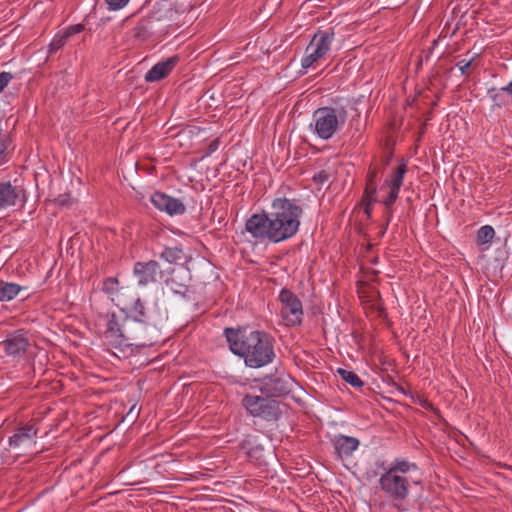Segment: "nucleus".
Wrapping results in <instances>:
<instances>
[{
    "label": "nucleus",
    "instance_id": "obj_16",
    "mask_svg": "<svg viewBox=\"0 0 512 512\" xmlns=\"http://www.w3.org/2000/svg\"><path fill=\"white\" fill-rule=\"evenodd\" d=\"M22 193L24 190L21 187L13 186L10 182H0V208L16 205Z\"/></svg>",
    "mask_w": 512,
    "mask_h": 512
},
{
    "label": "nucleus",
    "instance_id": "obj_30",
    "mask_svg": "<svg viewBox=\"0 0 512 512\" xmlns=\"http://www.w3.org/2000/svg\"><path fill=\"white\" fill-rule=\"evenodd\" d=\"M473 61H474V58H472L468 61L461 60V61L457 62L456 66L459 68L462 75H466V76L469 75V68L472 66Z\"/></svg>",
    "mask_w": 512,
    "mask_h": 512
},
{
    "label": "nucleus",
    "instance_id": "obj_31",
    "mask_svg": "<svg viewBox=\"0 0 512 512\" xmlns=\"http://www.w3.org/2000/svg\"><path fill=\"white\" fill-rule=\"evenodd\" d=\"M362 201L365 205L364 212L368 217H370L371 210H372V204L376 201V195L373 196V199H371L370 197L366 196V194L364 193Z\"/></svg>",
    "mask_w": 512,
    "mask_h": 512
},
{
    "label": "nucleus",
    "instance_id": "obj_37",
    "mask_svg": "<svg viewBox=\"0 0 512 512\" xmlns=\"http://www.w3.org/2000/svg\"><path fill=\"white\" fill-rule=\"evenodd\" d=\"M7 147L4 142L0 141V166L6 162L5 151Z\"/></svg>",
    "mask_w": 512,
    "mask_h": 512
},
{
    "label": "nucleus",
    "instance_id": "obj_32",
    "mask_svg": "<svg viewBox=\"0 0 512 512\" xmlns=\"http://www.w3.org/2000/svg\"><path fill=\"white\" fill-rule=\"evenodd\" d=\"M12 79L13 75L10 72L3 71L0 73V92L4 90Z\"/></svg>",
    "mask_w": 512,
    "mask_h": 512
},
{
    "label": "nucleus",
    "instance_id": "obj_40",
    "mask_svg": "<svg viewBox=\"0 0 512 512\" xmlns=\"http://www.w3.org/2000/svg\"><path fill=\"white\" fill-rule=\"evenodd\" d=\"M495 91H496V89H495V88H491V89H489V91H488V93L491 95V98H492L493 100H495V99H496V95H495V96H493V95H492V93H493V92H495Z\"/></svg>",
    "mask_w": 512,
    "mask_h": 512
},
{
    "label": "nucleus",
    "instance_id": "obj_4",
    "mask_svg": "<svg viewBox=\"0 0 512 512\" xmlns=\"http://www.w3.org/2000/svg\"><path fill=\"white\" fill-rule=\"evenodd\" d=\"M412 469H417L415 463L404 459H395L378 481L381 491L388 499L392 500V506L400 512L407 510L404 502L409 496L410 481L405 474Z\"/></svg>",
    "mask_w": 512,
    "mask_h": 512
},
{
    "label": "nucleus",
    "instance_id": "obj_39",
    "mask_svg": "<svg viewBox=\"0 0 512 512\" xmlns=\"http://www.w3.org/2000/svg\"><path fill=\"white\" fill-rule=\"evenodd\" d=\"M391 157H392V154H388L382 159V163L384 166H386L390 163Z\"/></svg>",
    "mask_w": 512,
    "mask_h": 512
},
{
    "label": "nucleus",
    "instance_id": "obj_2",
    "mask_svg": "<svg viewBox=\"0 0 512 512\" xmlns=\"http://www.w3.org/2000/svg\"><path fill=\"white\" fill-rule=\"evenodd\" d=\"M302 214V207L293 200L276 198L270 212L255 213L247 219L245 230L254 239L279 243L297 234Z\"/></svg>",
    "mask_w": 512,
    "mask_h": 512
},
{
    "label": "nucleus",
    "instance_id": "obj_35",
    "mask_svg": "<svg viewBox=\"0 0 512 512\" xmlns=\"http://www.w3.org/2000/svg\"><path fill=\"white\" fill-rule=\"evenodd\" d=\"M55 202L59 205V206H68L71 204V198H70V195L68 194H62V195H59L56 199H55Z\"/></svg>",
    "mask_w": 512,
    "mask_h": 512
},
{
    "label": "nucleus",
    "instance_id": "obj_6",
    "mask_svg": "<svg viewBox=\"0 0 512 512\" xmlns=\"http://www.w3.org/2000/svg\"><path fill=\"white\" fill-rule=\"evenodd\" d=\"M242 403L251 415L266 421H277L282 414L280 403L269 396L246 395Z\"/></svg>",
    "mask_w": 512,
    "mask_h": 512
},
{
    "label": "nucleus",
    "instance_id": "obj_8",
    "mask_svg": "<svg viewBox=\"0 0 512 512\" xmlns=\"http://www.w3.org/2000/svg\"><path fill=\"white\" fill-rule=\"evenodd\" d=\"M281 302V316L288 326L300 325L303 317V308L300 299L289 289H282L279 294Z\"/></svg>",
    "mask_w": 512,
    "mask_h": 512
},
{
    "label": "nucleus",
    "instance_id": "obj_19",
    "mask_svg": "<svg viewBox=\"0 0 512 512\" xmlns=\"http://www.w3.org/2000/svg\"><path fill=\"white\" fill-rule=\"evenodd\" d=\"M23 287L17 283L0 280V302H8L17 297Z\"/></svg>",
    "mask_w": 512,
    "mask_h": 512
},
{
    "label": "nucleus",
    "instance_id": "obj_7",
    "mask_svg": "<svg viewBox=\"0 0 512 512\" xmlns=\"http://www.w3.org/2000/svg\"><path fill=\"white\" fill-rule=\"evenodd\" d=\"M334 39V32L318 30L306 47L305 56L301 61L303 69L312 67L318 60L322 59L330 50Z\"/></svg>",
    "mask_w": 512,
    "mask_h": 512
},
{
    "label": "nucleus",
    "instance_id": "obj_13",
    "mask_svg": "<svg viewBox=\"0 0 512 512\" xmlns=\"http://www.w3.org/2000/svg\"><path fill=\"white\" fill-rule=\"evenodd\" d=\"M180 57L178 55L171 56L164 61L155 64L145 75L146 82H157L166 78L176 67Z\"/></svg>",
    "mask_w": 512,
    "mask_h": 512
},
{
    "label": "nucleus",
    "instance_id": "obj_34",
    "mask_svg": "<svg viewBox=\"0 0 512 512\" xmlns=\"http://www.w3.org/2000/svg\"><path fill=\"white\" fill-rule=\"evenodd\" d=\"M84 30V25L82 24H76V25H72L70 27H68L64 33L65 35L69 38L70 36L74 35V34H77V33H80Z\"/></svg>",
    "mask_w": 512,
    "mask_h": 512
},
{
    "label": "nucleus",
    "instance_id": "obj_17",
    "mask_svg": "<svg viewBox=\"0 0 512 512\" xmlns=\"http://www.w3.org/2000/svg\"><path fill=\"white\" fill-rule=\"evenodd\" d=\"M37 431V428L31 424L17 428L15 433L9 438V446L15 448L27 441H32L37 436Z\"/></svg>",
    "mask_w": 512,
    "mask_h": 512
},
{
    "label": "nucleus",
    "instance_id": "obj_29",
    "mask_svg": "<svg viewBox=\"0 0 512 512\" xmlns=\"http://www.w3.org/2000/svg\"><path fill=\"white\" fill-rule=\"evenodd\" d=\"M109 10H119L127 5L129 0H105Z\"/></svg>",
    "mask_w": 512,
    "mask_h": 512
},
{
    "label": "nucleus",
    "instance_id": "obj_15",
    "mask_svg": "<svg viewBox=\"0 0 512 512\" xmlns=\"http://www.w3.org/2000/svg\"><path fill=\"white\" fill-rule=\"evenodd\" d=\"M359 440L355 437L338 435L333 440V446L338 458L343 459L352 455L359 447Z\"/></svg>",
    "mask_w": 512,
    "mask_h": 512
},
{
    "label": "nucleus",
    "instance_id": "obj_33",
    "mask_svg": "<svg viewBox=\"0 0 512 512\" xmlns=\"http://www.w3.org/2000/svg\"><path fill=\"white\" fill-rule=\"evenodd\" d=\"M420 406L425 409V410H428V411H431L433 412L434 414L436 415H440V411L438 408H436L430 401H428L427 399H422L420 400Z\"/></svg>",
    "mask_w": 512,
    "mask_h": 512
},
{
    "label": "nucleus",
    "instance_id": "obj_14",
    "mask_svg": "<svg viewBox=\"0 0 512 512\" xmlns=\"http://www.w3.org/2000/svg\"><path fill=\"white\" fill-rule=\"evenodd\" d=\"M262 393L270 398L281 397L290 393L289 381L280 377H268L261 388Z\"/></svg>",
    "mask_w": 512,
    "mask_h": 512
},
{
    "label": "nucleus",
    "instance_id": "obj_9",
    "mask_svg": "<svg viewBox=\"0 0 512 512\" xmlns=\"http://www.w3.org/2000/svg\"><path fill=\"white\" fill-rule=\"evenodd\" d=\"M407 172V164L405 162H401L396 170L393 172L391 179L386 180L385 184L389 187L388 196L383 200V204L386 208L385 216H386V225L385 229L389 225V222L392 218V205L398 198L399 191L401 186L403 185L404 175Z\"/></svg>",
    "mask_w": 512,
    "mask_h": 512
},
{
    "label": "nucleus",
    "instance_id": "obj_12",
    "mask_svg": "<svg viewBox=\"0 0 512 512\" xmlns=\"http://www.w3.org/2000/svg\"><path fill=\"white\" fill-rule=\"evenodd\" d=\"M134 276L141 286H146L157 281L162 271L157 261L149 260L147 262L138 261L134 264Z\"/></svg>",
    "mask_w": 512,
    "mask_h": 512
},
{
    "label": "nucleus",
    "instance_id": "obj_10",
    "mask_svg": "<svg viewBox=\"0 0 512 512\" xmlns=\"http://www.w3.org/2000/svg\"><path fill=\"white\" fill-rule=\"evenodd\" d=\"M6 355L11 357H23L31 347V340L27 332L18 330L7 335L1 343Z\"/></svg>",
    "mask_w": 512,
    "mask_h": 512
},
{
    "label": "nucleus",
    "instance_id": "obj_27",
    "mask_svg": "<svg viewBox=\"0 0 512 512\" xmlns=\"http://www.w3.org/2000/svg\"><path fill=\"white\" fill-rule=\"evenodd\" d=\"M67 40L68 37L65 35L64 32L61 35H56L50 44V51L59 50L65 45Z\"/></svg>",
    "mask_w": 512,
    "mask_h": 512
},
{
    "label": "nucleus",
    "instance_id": "obj_21",
    "mask_svg": "<svg viewBox=\"0 0 512 512\" xmlns=\"http://www.w3.org/2000/svg\"><path fill=\"white\" fill-rule=\"evenodd\" d=\"M160 258L171 264L185 261L186 256L180 247H166L160 254Z\"/></svg>",
    "mask_w": 512,
    "mask_h": 512
},
{
    "label": "nucleus",
    "instance_id": "obj_28",
    "mask_svg": "<svg viewBox=\"0 0 512 512\" xmlns=\"http://www.w3.org/2000/svg\"><path fill=\"white\" fill-rule=\"evenodd\" d=\"M330 178V173L326 170H321L314 174L312 180L314 183L323 185L326 183Z\"/></svg>",
    "mask_w": 512,
    "mask_h": 512
},
{
    "label": "nucleus",
    "instance_id": "obj_18",
    "mask_svg": "<svg viewBox=\"0 0 512 512\" xmlns=\"http://www.w3.org/2000/svg\"><path fill=\"white\" fill-rule=\"evenodd\" d=\"M155 20L157 19L153 15L141 18L136 26L132 29L133 37L138 41L147 40L151 35L153 23Z\"/></svg>",
    "mask_w": 512,
    "mask_h": 512
},
{
    "label": "nucleus",
    "instance_id": "obj_26",
    "mask_svg": "<svg viewBox=\"0 0 512 512\" xmlns=\"http://www.w3.org/2000/svg\"><path fill=\"white\" fill-rule=\"evenodd\" d=\"M119 288L121 286H119V281L116 277H109L103 282V291L113 297L116 296Z\"/></svg>",
    "mask_w": 512,
    "mask_h": 512
},
{
    "label": "nucleus",
    "instance_id": "obj_25",
    "mask_svg": "<svg viewBox=\"0 0 512 512\" xmlns=\"http://www.w3.org/2000/svg\"><path fill=\"white\" fill-rule=\"evenodd\" d=\"M494 235L495 231L491 226H482L477 232V243L479 245L488 244L492 241Z\"/></svg>",
    "mask_w": 512,
    "mask_h": 512
},
{
    "label": "nucleus",
    "instance_id": "obj_24",
    "mask_svg": "<svg viewBox=\"0 0 512 512\" xmlns=\"http://www.w3.org/2000/svg\"><path fill=\"white\" fill-rule=\"evenodd\" d=\"M338 374L340 377L350 385L356 388H361L364 385V382L360 379V377L353 371H349L343 368L338 369Z\"/></svg>",
    "mask_w": 512,
    "mask_h": 512
},
{
    "label": "nucleus",
    "instance_id": "obj_5",
    "mask_svg": "<svg viewBox=\"0 0 512 512\" xmlns=\"http://www.w3.org/2000/svg\"><path fill=\"white\" fill-rule=\"evenodd\" d=\"M347 116L342 105L320 107L313 113L314 132L319 138L329 140L344 126Z\"/></svg>",
    "mask_w": 512,
    "mask_h": 512
},
{
    "label": "nucleus",
    "instance_id": "obj_23",
    "mask_svg": "<svg viewBox=\"0 0 512 512\" xmlns=\"http://www.w3.org/2000/svg\"><path fill=\"white\" fill-rule=\"evenodd\" d=\"M166 284H167V287L174 294H178L182 297L188 296V293L190 291L189 285H187L186 283L179 282L177 275H171V277L169 279H167Z\"/></svg>",
    "mask_w": 512,
    "mask_h": 512
},
{
    "label": "nucleus",
    "instance_id": "obj_20",
    "mask_svg": "<svg viewBox=\"0 0 512 512\" xmlns=\"http://www.w3.org/2000/svg\"><path fill=\"white\" fill-rule=\"evenodd\" d=\"M133 290L127 286H121L117 291L115 297H112V301L115 302L116 306L120 307L121 310L129 308L134 300Z\"/></svg>",
    "mask_w": 512,
    "mask_h": 512
},
{
    "label": "nucleus",
    "instance_id": "obj_11",
    "mask_svg": "<svg viewBox=\"0 0 512 512\" xmlns=\"http://www.w3.org/2000/svg\"><path fill=\"white\" fill-rule=\"evenodd\" d=\"M151 202L155 208L166 212L170 216L181 215L186 211V207L181 200L160 191L152 194Z\"/></svg>",
    "mask_w": 512,
    "mask_h": 512
},
{
    "label": "nucleus",
    "instance_id": "obj_42",
    "mask_svg": "<svg viewBox=\"0 0 512 512\" xmlns=\"http://www.w3.org/2000/svg\"><path fill=\"white\" fill-rule=\"evenodd\" d=\"M414 484H420L421 481H413Z\"/></svg>",
    "mask_w": 512,
    "mask_h": 512
},
{
    "label": "nucleus",
    "instance_id": "obj_22",
    "mask_svg": "<svg viewBox=\"0 0 512 512\" xmlns=\"http://www.w3.org/2000/svg\"><path fill=\"white\" fill-rule=\"evenodd\" d=\"M378 169L376 167L370 166L368 174H367V180H366V187H365V194L366 196L373 199V196L376 195L377 191V178H378Z\"/></svg>",
    "mask_w": 512,
    "mask_h": 512
},
{
    "label": "nucleus",
    "instance_id": "obj_36",
    "mask_svg": "<svg viewBox=\"0 0 512 512\" xmlns=\"http://www.w3.org/2000/svg\"><path fill=\"white\" fill-rule=\"evenodd\" d=\"M220 141L218 138L212 140L206 150L205 156L211 155L213 152H215L219 147Z\"/></svg>",
    "mask_w": 512,
    "mask_h": 512
},
{
    "label": "nucleus",
    "instance_id": "obj_3",
    "mask_svg": "<svg viewBox=\"0 0 512 512\" xmlns=\"http://www.w3.org/2000/svg\"><path fill=\"white\" fill-rule=\"evenodd\" d=\"M224 333L230 350L242 357L246 366L260 368L273 361V338L266 332L226 328Z\"/></svg>",
    "mask_w": 512,
    "mask_h": 512
},
{
    "label": "nucleus",
    "instance_id": "obj_41",
    "mask_svg": "<svg viewBox=\"0 0 512 512\" xmlns=\"http://www.w3.org/2000/svg\"><path fill=\"white\" fill-rule=\"evenodd\" d=\"M396 388H397V390H398L399 392H401L402 394H406V391L404 390V388H403L402 386L397 385V386H396Z\"/></svg>",
    "mask_w": 512,
    "mask_h": 512
},
{
    "label": "nucleus",
    "instance_id": "obj_1",
    "mask_svg": "<svg viewBox=\"0 0 512 512\" xmlns=\"http://www.w3.org/2000/svg\"><path fill=\"white\" fill-rule=\"evenodd\" d=\"M132 303V316L120 319L115 313H107L99 318V325L103 326V337L107 344L116 350L114 355L119 358L132 355L135 348L154 344L152 337L149 336L152 328L147 322L143 302L134 297Z\"/></svg>",
    "mask_w": 512,
    "mask_h": 512
},
{
    "label": "nucleus",
    "instance_id": "obj_38",
    "mask_svg": "<svg viewBox=\"0 0 512 512\" xmlns=\"http://www.w3.org/2000/svg\"><path fill=\"white\" fill-rule=\"evenodd\" d=\"M501 91L506 92L510 96H512V81L509 82L506 86L501 88Z\"/></svg>",
    "mask_w": 512,
    "mask_h": 512
}]
</instances>
